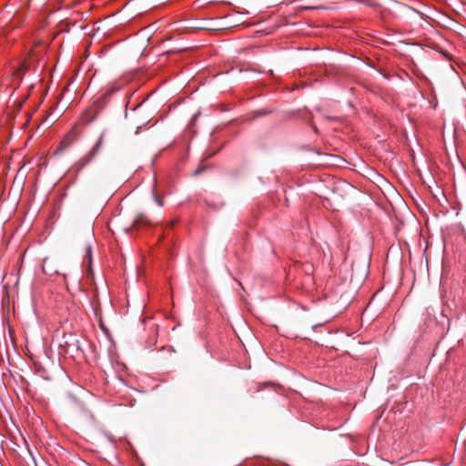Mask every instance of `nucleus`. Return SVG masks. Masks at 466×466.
Returning <instances> with one entry per match:
<instances>
[{
  "label": "nucleus",
  "mask_w": 466,
  "mask_h": 466,
  "mask_svg": "<svg viewBox=\"0 0 466 466\" xmlns=\"http://www.w3.org/2000/svg\"><path fill=\"white\" fill-rule=\"evenodd\" d=\"M86 258L87 259L88 271L91 272V248L89 246L86 248Z\"/></svg>",
  "instance_id": "7"
},
{
  "label": "nucleus",
  "mask_w": 466,
  "mask_h": 466,
  "mask_svg": "<svg viewBox=\"0 0 466 466\" xmlns=\"http://www.w3.org/2000/svg\"><path fill=\"white\" fill-rule=\"evenodd\" d=\"M143 223H147V218L143 214H140L136 218L133 226L136 227Z\"/></svg>",
  "instance_id": "6"
},
{
  "label": "nucleus",
  "mask_w": 466,
  "mask_h": 466,
  "mask_svg": "<svg viewBox=\"0 0 466 466\" xmlns=\"http://www.w3.org/2000/svg\"><path fill=\"white\" fill-rule=\"evenodd\" d=\"M57 118H58V116H55L54 117L51 118L49 123L53 124Z\"/></svg>",
  "instance_id": "11"
},
{
  "label": "nucleus",
  "mask_w": 466,
  "mask_h": 466,
  "mask_svg": "<svg viewBox=\"0 0 466 466\" xmlns=\"http://www.w3.org/2000/svg\"><path fill=\"white\" fill-rule=\"evenodd\" d=\"M103 145V135H100L93 147L85 154L74 165L76 173H80L87 165H89L95 157L98 155Z\"/></svg>",
  "instance_id": "1"
},
{
  "label": "nucleus",
  "mask_w": 466,
  "mask_h": 466,
  "mask_svg": "<svg viewBox=\"0 0 466 466\" xmlns=\"http://www.w3.org/2000/svg\"><path fill=\"white\" fill-rule=\"evenodd\" d=\"M153 194H154L155 201L157 203V205L160 207L163 206L162 199L156 195L155 190L153 191Z\"/></svg>",
  "instance_id": "8"
},
{
  "label": "nucleus",
  "mask_w": 466,
  "mask_h": 466,
  "mask_svg": "<svg viewBox=\"0 0 466 466\" xmlns=\"http://www.w3.org/2000/svg\"><path fill=\"white\" fill-rule=\"evenodd\" d=\"M42 268L46 273H47L48 271H52V260L45 258L43 260Z\"/></svg>",
  "instance_id": "5"
},
{
  "label": "nucleus",
  "mask_w": 466,
  "mask_h": 466,
  "mask_svg": "<svg viewBox=\"0 0 466 466\" xmlns=\"http://www.w3.org/2000/svg\"><path fill=\"white\" fill-rule=\"evenodd\" d=\"M204 170H205V167H200L197 168V169L193 172V176H198V175H199V174H201Z\"/></svg>",
  "instance_id": "9"
},
{
  "label": "nucleus",
  "mask_w": 466,
  "mask_h": 466,
  "mask_svg": "<svg viewBox=\"0 0 466 466\" xmlns=\"http://www.w3.org/2000/svg\"><path fill=\"white\" fill-rule=\"evenodd\" d=\"M27 70V67L25 64H22L19 68H17L15 72H14V76L15 77H18L20 79L23 78L25 73L26 72Z\"/></svg>",
  "instance_id": "3"
},
{
  "label": "nucleus",
  "mask_w": 466,
  "mask_h": 466,
  "mask_svg": "<svg viewBox=\"0 0 466 466\" xmlns=\"http://www.w3.org/2000/svg\"><path fill=\"white\" fill-rule=\"evenodd\" d=\"M117 90V87H112L105 93V96H108Z\"/></svg>",
  "instance_id": "10"
},
{
  "label": "nucleus",
  "mask_w": 466,
  "mask_h": 466,
  "mask_svg": "<svg viewBox=\"0 0 466 466\" xmlns=\"http://www.w3.org/2000/svg\"><path fill=\"white\" fill-rule=\"evenodd\" d=\"M95 118V115L94 113L92 112V110H86L84 115H83V121L86 123V124H89L90 122H92Z\"/></svg>",
  "instance_id": "4"
},
{
  "label": "nucleus",
  "mask_w": 466,
  "mask_h": 466,
  "mask_svg": "<svg viewBox=\"0 0 466 466\" xmlns=\"http://www.w3.org/2000/svg\"><path fill=\"white\" fill-rule=\"evenodd\" d=\"M352 188L346 181L338 182L333 188L334 199L339 200L346 197L347 191Z\"/></svg>",
  "instance_id": "2"
}]
</instances>
